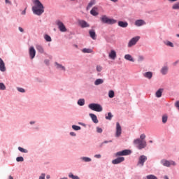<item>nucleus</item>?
<instances>
[{"mask_svg":"<svg viewBox=\"0 0 179 179\" xmlns=\"http://www.w3.org/2000/svg\"><path fill=\"white\" fill-rule=\"evenodd\" d=\"M110 1H112V2H117L118 1V0H110Z\"/></svg>","mask_w":179,"mask_h":179,"instance_id":"4d7b16f0","label":"nucleus"},{"mask_svg":"<svg viewBox=\"0 0 179 179\" xmlns=\"http://www.w3.org/2000/svg\"><path fill=\"white\" fill-rule=\"evenodd\" d=\"M139 38L141 37L139 36H136L132 38L128 43V47L131 48V47H133V45H135L138 41H139Z\"/></svg>","mask_w":179,"mask_h":179,"instance_id":"39448f33","label":"nucleus"},{"mask_svg":"<svg viewBox=\"0 0 179 179\" xmlns=\"http://www.w3.org/2000/svg\"><path fill=\"white\" fill-rule=\"evenodd\" d=\"M69 177L70 178H72V179H80V178H79V176H74V175H73L72 173H70L69 174Z\"/></svg>","mask_w":179,"mask_h":179,"instance_id":"72a5a7b5","label":"nucleus"},{"mask_svg":"<svg viewBox=\"0 0 179 179\" xmlns=\"http://www.w3.org/2000/svg\"><path fill=\"white\" fill-rule=\"evenodd\" d=\"M17 90L18 92H20V93H24V89H23V88L17 87Z\"/></svg>","mask_w":179,"mask_h":179,"instance_id":"49530a36","label":"nucleus"},{"mask_svg":"<svg viewBox=\"0 0 179 179\" xmlns=\"http://www.w3.org/2000/svg\"><path fill=\"white\" fill-rule=\"evenodd\" d=\"M172 9L175 10H179V2L174 3L172 6Z\"/></svg>","mask_w":179,"mask_h":179,"instance_id":"2f4dec72","label":"nucleus"},{"mask_svg":"<svg viewBox=\"0 0 179 179\" xmlns=\"http://www.w3.org/2000/svg\"><path fill=\"white\" fill-rule=\"evenodd\" d=\"M102 69H103V67H101V66H96L97 72H101Z\"/></svg>","mask_w":179,"mask_h":179,"instance_id":"37998d69","label":"nucleus"},{"mask_svg":"<svg viewBox=\"0 0 179 179\" xmlns=\"http://www.w3.org/2000/svg\"><path fill=\"white\" fill-rule=\"evenodd\" d=\"M88 107L90 110H92V111H96V113H101V111H103V107L101 105L98 103H91Z\"/></svg>","mask_w":179,"mask_h":179,"instance_id":"20e7f679","label":"nucleus"},{"mask_svg":"<svg viewBox=\"0 0 179 179\" xmlns=\"http://www.w3.org/2000/svg\"><path fill=\"white\" fill-rule=\"evenodd\" d=\"M78 106H85V100L83 99H80L78 101Z\"/></svg>","mask_w":179,"mask_h":179,"instance_id":"473e14b6","label":"nucleus"},{"mask_svg":"<svg viewBox=\"0 0 179 179\" xmlns=\"http://www.w3.org/2000/svg\"><path fill=\"white\" fill-rule=\"evenodd\" d=\"M94 157H96V159H100V157H101V155H95Z\"/></svg>","mask_w":179,"mask_h":179,"instance_id":"603ef678","label":"nucleus"},{"mask_svg":"<svg viewBox=\"0 0 179 179\" xmlns=\"http://www.w3.org/2000/svg\"><path fill=\"white\" fill-rule=\"evenodd\" d=\"M125 160V158L124 157H120L116 158L115 159H113L112 161L113 164H120V163H122Z\"/></svg>","mask_w":179,"mask_h":179,"instance_id":"9b49d317","label":"nucleus"},{"mask_svg":"<svg viewBox=\"0 0 179 179\" xmlns=\"http://www.w3.org/2000/svg\"><path fill=\"white\" fill-rule=\"evenodd\" d=\"M19 31L21 32V33H23L24 31V30L23 29V28L19 27L18 28Z\"/></svg>","mask_w":179,"mask_h":179,"instance_id":"8fccbe9b","label":"nucleus"},{"mask_svg":"<svg viewBox=\"0 0 179 179\" xmlns=\"http://www.w3.org/2000/svg\"><path fill=\"white\" fill-rule=\"evenodd\" d=\"M122 132V129L121 128V125H120V122L116 123V134L115 136L117 138L121 136V134Z\"/></svg>","mask_w":179,"mask_h":179,"instance_id":"9d476101","label":"nucleus"},{"mask_svg":"<svg viewBox=\"0 0 179 179\" xmlns=\"http://www.w3.org/2000/svg\"><path fill=\"white\" fill-rule=\"evenodd\" d=\"M55 65H56L57 69H62V71H65V67L64 66H62L57 62L55 63Z\"/></svg>","mask_w":179,"mask_h":179,"instance_id":"7c9ffc66","label":"nucleus"},{"mask_svg":"<svg viewBox=\"0 0 179 179\" xmlns=\"http://www.w3.org/2000/svg\"><path fill=\"white\" fill-rule=\"evenodd\" d=\"M29 56L31 59H33L36 57V50L34 47L29 48Z\"/></svg>","mask_w":179,"mask_h":179,"instance_id":"f8f14e48","label":"nucleus"},{"mask_svg":"<svg viewBox=\"0 0 179 179\" xmlns=\"http://www.w3.org/2000/svg\"><path fill=\"white\" fill-rule=\"evenodd\" d=\"M89 33L91 38H92V40H96L97 35H96V31H94V29L90 30Z\"/></svg>","mask_w":179,"mask_h":179,"instance_id":"2eb2a0df","label":"nucleus"},{"mask_svg":"<svg viewBox=\"0 0 179 179\" xmlns=\"http://www.w3.org/2000/svg\"><path fill=\"white\" fill-rule=\"evenodd\" d=\"M134 145H136V148L140 150L142 149H145L146 148V141L141 140V138H136L134 141Z\"/></svg>","mask_w":179,"mask_h":179,"instance_id":"f03ea898","label":"nucleus"},{"mask_svg":"<svg viewBox=\"0 0 179 179\" xmlns=\"http://www.w3.org/2000/svg\"><path fill=\"white\" fill-rule=\"evenodd\" d=\"M90 117L92 118L93 122L94 124H98L99 123V120L97 119V116L93 113L90 114Z\"/></svg>","mask_w":179,"mask_h":179,"instance_id":"dca6fc26","label":"nucleus"},{"mask_svg":"<svg viewBox=\"0 0 179 179\" xmlns=\"http://www.w3.org/2000/svg\"><path fill=\"white\" fill-rule=\"evenodd\" d=\"M108 97H110V99H113V97H114V91L113 90L109 91Z\"/></svg>","mask_w":179,"mask_h":179,"instance_id":"e433bc0d","label":"nucleus"},{"mask_svg":"<svg viewBox=\"0 0 179 179\" xmlns=\"http://www.w3.org/2000/svg\"><path fill=\"white\" fill-rule=\"evenodd\" d=\"M30 124H34V122H30Z\"/></svg>","mask_w":179,"mask_h":179,"instance_id":"052dcab7","label":"nucleus"},{"mask_svg":"<svg viewBox=\"0 0 179 179\" xmlns=\"http://www.w3.org/2000/svg\"><path fill=\"white\" fill-rule=\"evenodd\" d=\"M118 26H120V27L123 28L128 27V22L124 21H119Z\"/></svg>","mask_w":179,"mask_h":179,"instance_id":"6ab92c4d","label":"nucleus"},{"mask_svg":"<svg viewBox=\"0 0 179 179\" xmlns=\"http://www.w3.org/2000/svg\"><path fill=\"white\" fill-rule=\"evenodd\" d=\"M22 15H26V8L22 12Z\"/></svg>","mask_w":179,"mask_h":179,"instance_id":"5fc2aeb1","label":"nucleus"},{"mask_svg":"<svg viewBox=\"0 0 179 179\" xmlns=\"http://www.w3.org/2000/svg\"><path fill=\"white\" fill-rule=\"evenodd\" d=\"M170 2H176L177 0H169Z\"/></svg>","mask_w":179,"mask_h":179,"instance_id":"6e6d98bb","label":"nucleus"},{"mask_svg":"<svg viewBox=\"0 0 179 179\" xmlns=\"http://www.w3.org/2000/svg\"><path fill=\"white\" fill-rule=\"evenodd\" d=\"M82 52H84V53L90 54V53L93 52V50L84 48V49H83Z\"/></svg>","mask_w":179,"mask_h":179,"instance_id":"cd10ccee","label":"nucleus"},{"mask_svg":"<svg viewBox=\"0 0 179 179\" xmlns=\"http://www.w3.org/2000/svg\"><path fill=\"white\" fill-rule=\"evenodd\" d=\"M153 141H150V143H152Z\"/></svg>","mask_w":179,"mask_h":179,"instance_id":"e2e57ef3","label":"nucleus"},{"mask_svg":"<svg viewBox=\"0 0 179 179\" xmlns=\"http://www.w3.org/2000/svg\"><path fill=\"white\" fill-rule=\"evenodd\" d=\"M124 59H127V61H131V62H135V60L134 59V58H132V56H131V55H124Z\"/></svg>","mask_w":179,"mask_h":179,"instance_id":"b1692460","label":"nucleus"},{"mask_svg":"<svg viewBox=\"0 0 179 179\" xmlns=\"http://www.w3.org/2000/svg\"><path fill=\"white\" fill-rule=\"evenodd\" d=\"M104 83V80L101 78H99V79H96L94 82V85L95 86H99V85H101Z\"/></svg>","mask_w":179,"mask_h":179,"instance_id":"4be33fe9","label":"nucleus"},{"mask_svg":"<svg viewBox=\"0 0 179 179\" xmlns=\"http://www.w3.org/2000/svg\"><path fill=\"white\" fill-rule=\"evenodd\" d=\"M104 143H108V141H105Z\"/></svg>","mask_w":179,"mask_h":179,"instance_id":"0e129e2a","label":"nucleus"},{"mask_svg":"<svg viewBox=\"0 0 179 179\" xmlns=\"http://www.w3.org/2000/svg\"><path fill=\"white\" fill-rule=\"evenodd\" d=\"M78 24L83 27V28H85V27H90V25L89 24L87 23L86 21L85 20H80L78 21Z\"/></svg>","mask_w":179,"mask_h":179,"instance_id":"ddd939ff","label":"nucleus"},{"mask_svg":"<svg viewBox=\"0 0 179 179\" xmlns=\"http://www.w3.org/2000/svg\"><path fill=\"white\" fill-rule=\"evenodd\" d=\"M144 76L148 79H152V77L153 76V73L150 71H148L144 73Z\"/></svg>","mask_w":179,"mask_h":179,"instance_id":"5701e85b","label":"nucleus"},{"mask_svg":"<svg viewBox=\"0 0 179 179\" xmlns=\"http://www.w3.org/2000/svg\"><path fill=\"white\" fill-rule=\"evenodd\" d=\"M94 3H96V1L94 0L91 1L87 6V10H89V9H90V8H92V6L94 5Z\"/></svg>","mask_w":179,"mask_h":179,"instance_id":"a878e982","label":"nucleus"},{"mask_svg":"<svg viewBox=\"0 0 179 179\" xmlns=\"http://www.w3.org/2000/svg\"><path fill=\"white\" fill-rule=\"evenodd\" d=\"M101 21L102 22V23H105L106 24H115V23L117 22V20L114 19H110L108 18V17H107V15H103L101 17Z\"/></svg>","mask_w":179,"mask_h":179,"instance_id":"7ed1b4c3","label":"nucleus"},{"mask_svg":"<svg viewBox=\"0 0 179 179\" xmlns=\"http://www.w3.org/2000/svg\"><path fill=\"white\" fill-rule=\"evenodd\" d=\"M6 89V87L5 86V84L0 83V90H5Z\"/></svg>","mask_w":179,"mask_h":179,"instance_id":"4c0bfd02","label":"nucleus"},{"mask_svg":"<svg viewBox=\"0 0 179 179\" xmlns=\"http://www.w3.org/2000/svg\"><path fill=\"white\" fill-rule=\"evenodd\" d=\"M39 179H45V175L42 173L41 176L39 177Z\"/></svg>","mask_w":179,"mask_h":179,"instance_id":"de8ad7c7","label":"nucleus"},{"mask_svg":"<svg viewBox=\"0 0 179 179\" xmlns=\"http://www.w3.org/2000/svg\"><path fill=\"white\" fill-rule=\"evenodd\" d=\"M161 163L162 165H164L165 167H170V166H176V162L174 161H167L166 159H162L161 161Z\"/></svg>","mask_w":179,"mask_h":179,"instance_id":"0eeeda50","label":"nucleus"},{"mask_svg":"<svg viewBox=\"0 0 179 179\" xmlns=\"http://www.w3.org/2000/svg\"><path fill=\"white\" fill-rule=\"evenodd\" d=\"M146 138V135H145V134H141V136H140V140L141 141H145L144 139Z\"/></svg>","mask_w":179,"mask_h":179,"instance_id":"a18cd8bd","label":"nucleus"},{"mask_svg":"<svg viewBox=\"0 0 179 179\" xmlns=\"http://www.w3.org/2000/svg\"><path fill=\"white\" fill-rule=\"evenodd\" d=\"M164 44H166V45H168V47H174V44H173V43L170 42V41H165Z\"/></svg>","mask_w":179,"mask_h":179,"instance_id":"c9c22d12","label":"nucleus"},{"mask_svg":"<svg viewBox=\"0 0 179 179\" xmlns=\"http://www.w3.org/2000/svg\"><path fill=\"white\" fill-rule=\"evenodd\" d=\"M71 1H75V0H71Z\"/></svg>","mask_w":179,"mask_h":179,"instance_id":"69168bd1","label":"nucleus"},{"mask_svg":"<svg viewBox=\"0 0 179 179\" xmlns=\"http://www.w3.org/2000/svg\"><path fill=\"white\" fill-rule=\"evenodd\" d=\"M109 57L110 59H115L117 58V52H115V50H111L109 53Z\"/></svg>","mask_w":179,"mask_h":179,"instance_id":"f3484780","label":"nucleus"},{"mask_svg":"<svg viewBox=\"0 0 179 179\" xmlns=\"http://www.w3.org/2000/svg\"><path fill=\"white\" fill-rule=\"evenodd\" d=\"M167 72H169V67H167V66H164L161 69V73H162V75H166Z\"/></svg>","mask_w":179,"mask_h":179,"instance_id":"393cba45","label":"nucleus"},{"mask_svg":"<svg viewBox=\"0 0 179 179\" xmlns=\"http://www.w3.org/2000/svg\"><path fill=\"white\" fill-rule=\"evenodd\" d=\"M6 3H8L9 5H12V2L9 0H5Z\"/></svg>","mask_w":179,"mask_h":179,"instance_id":"3c124183","label":"nucleus"},{"mask_svg":"<svg viewBox=\"0 0 179 179\" xmlns=\"http://www.w3.org/2000/svg\"><path fill=\"white\" fill-rule=\"evenodd\" d=\"M176 36H177V37H179V34H176Z\"/></svg>","mask_w":179,"mask_h":179,"instance_id":"680f3d73","label":"nucleus"},{"mask_svg":"<svg viewBox=\"0 0 179 179\" xmlns=\"http://www.w3.org/2000/svg\"><path fill=\"white\" fill-rule=\"evenodd\" d=\"M163 93V89H159L156 92V97H160Z\"/></svg>","mask_w":179,"mask_h":179,"instance_id":"bb28decb","label":"nucleus"},{"mask_svg":"<svg viewBox=\"0 0 179 179\" xmlns=\"http://www.w3.org/2000/svg\"><path fill=\"white\" fill-rule=\"evenodd\" d=\"M33 3L34 6L32 7V10L34 15H37L38 16H41L43 13H44V6L40 1V0H34Z\"/></svg>","mask_w":179,"mask_h":179,"instance_id":"f257e3e1","label":"nucleus"},{"mask_svg":"<svg viewBox=\"0 0 179 179\" xmlns=\"http://www.w3.org/2000/svg\"><path fill=\"white\" fill-rule=\"evenodd\" d=\"M128 155H131V150H124L120 152H117L115 154L116 157H120V156H128Z\"/></svg>","mask_w":179,"mask_h":179,"instance_id":"6e6552de","label":"nucleus"},{"mask_svg":"<svg viewBox=\"0 0 179 179\" xmlns=\"http://www.w3.org/2000/svg\"><path fill=\"white\" fill-rule=\"evenodd\" d=\"M98 8L97 7H94L91 10L90 13L92 15V16H97L99 15V12H97Z\"/></svg>","mask_w":179,"mask_h":179,"instance_id":"a211bd4d","label":"nucleus"},{"mask_svg":"<svg viewBox=\"0 0 179 179\" xmlns=\"http://www.w3.org/2000/svg\"><path fill=\"white\" fill-rule=\"evenodd\" d=\"M148 160V157L145 155H141L138 158V166L141 165V166H143V164H145V162Z\"/></svg>","mask_w":179,"mask_h":179,"instance_id":"1a4fd4ad","label":"nucleus"},{"mask_svg":"<svg viewBox=\"0 0 179 179\" xmlns=\"http://www.w3.org/2000/svg\"><path fill=\"white\" fill-rule=\"evenodd\" d=\"M175 106H176L177 108H178V110H179V101H176V102L175 103Z\"/></svg>","mask_w":179,"mask_h":179,"instance_id":"09e8293b","label":"nucleus"},{"mask_svg":"<svg viewBox=\"0 0 179 179\" xmlns=\"http://www.w3.org/2000/svg\"><path fill=\"white\" fill-rule=\"evenodd\" d=\"M36 48L40 54H44V48L41 45H36Z\"/></svg>","mask_w":179,"mask_h":179,"instance_id":"aec40b11","label":"nucleus"},{"mask_svg":"<svg viewBox=\"0 0 179 179\" xmlns=\"http://www.w3.org/2000/svg\"><path fill=\"white\" fill-rule=\"evenodd\" d=\"M0 71L1 72H5L6 71V67H5V62H3V60L0 58Z\"/></svg>","mask_w":179,"mask_h":179,"instance_id":"4468645a","label":"nucleus"},{"mask_svg":"<svg viewBox=\"0 0 179 179\" xmlns=\"http://www.w3.org/2000/svg\"><path fill=\"white\" fill-rule=\"evenodd\" d=\"M17 162H24L23 157H18L16 158Z\"/></svg>","mask_w":179,"mask_h":179,"instance_id":"79ce46f5","label":"nucleus"},{"mask_svg":"<svg viewBox=\"0 0 179 179\" xmlns=\"http://www.w3.org/2000/svg\"><path fill=\"white\" fill-rule=\"evenodd\" d=\"M145 24V21H143V20H137L135 22V24L138 27L143 26V24Z\"/></svg>","mask_w":179,"mask_h":179,"instance_id":"412c9836","label":"nucleus"},{"mask_svg":"<svg viewBox=\"0 0 179 179\" xmlns=\"http://www.w3.org/2000/svg\"><path fill=\"white\" fill-rule=\"evenodd\" d=\"M44 38L46 41L50 43V41H52V39L51 38V36H50V35L45 34L44 36Z\"/></svg>","mask_w":179,"mask_h":179,"instance_id":"c756f323","label":"nucleus"},{"mask_svg":"<svg viewBox=\"0 0 179 179\" xmlns=\"http://www.w3.org/2000/svg\"><path fill=\"white\" fill-rule=\"evenodd\" d=\"M82 160H83L85 162H92V159H90L89 157H83Z\"/></svg>","mask_w":179,"mask_h":179,"instance_id":"58836bf2","label":"nucleus"},{"mask_svg":"<svg viewBox=\"0 0 179 179\" xmlns=\"http://www.w3.org/2000/svg\"><path fill=\"white\" fill-rule=\"evenodd\" d=\"M72 128H73V129H74V131H79V130H80V127H79V126L73 125Z\"/></svg>","mask_w":179,"mask_h":179,"instance_id":"ea45409f","label":"nucleus"},{"mask_svg":"<svg viewBox=\"0 0 179 179\" xmlns=\"http://www.w3.org/2000/svg\"><path fill=\"white\" fill-rule=\"evenodd\" d=\"M96 132H98V134H101V132H103V129L96 127Z\"/></svg>","mask_w":179,"mask_h":179,"instance_id":"c03bdc74","label":"nucleus"},{"mask_svg":"<svg viewBox=\"0 0 179 179\" xmlns=\"http://www.w3.org/2000/svg\"><path fill=\"white\" fill-rule=\"evenodd\" d=\"M70 135H71V136H76V134H75V133H73V132H71V133H70Z\"/></svg>","mask_w":179,"mask_h":179,"instance_id":"864d4df0","label":"nucleus"},{"mask_svg":"<svg viewBox=\"0 0 179 179\" xmlns=\"http://www.w3.org/2000/svg\"><path fill=\"white\" fill-rule=\"evenodd\" d=\"M46 178H47V179H50V176L49 175H48V176H46Z\"/></svg>","mask_w":179,"mask_h":179,"instance_id":"13d9d810","label":"nucleus"},{"mask_svg":"<svg viewBox=\"0 0 179 179\" xmlns=\"http://www.w3.org/2000/svg\"><path fill=\"white\" fill-rule=\"evenodd\" d=\"M18 150H20V152H21L22 153H27V150L22 148V147H18Z\"/></svg>","mask_w":179,"mask_h":179,"instance_id":"f704fd0d","label":"nucleus"},{"mask_svg":"<svg viewBox=\"0 0 179 179\" xmlns=\"http://www.w3.org/2000/svg\"><path fill=\"white\" fill-rule=\"evenodd\" d=\"M56 24L58 26L60 31H62V33L66 31V27H65V25L62 22H61L60 20H57L56 22Z\"/></svg>","mask_w":179,"mask_h":179,"instance_id":"423d86ee","label":"nucleus"},{"mask_svg":"<svg viewBox=\"0 0 179 179\" xmlns=\"http://www.w3.org/2000/svg\"><path fill=\"white\" fill-rule=\"evenodd\" d=\"M9 179H13V177L9 176Z\"/></svg>","mask_w":179,"mask_h":179,"instance_id":"bf43d9fd","label":"nucleus"},{"mask_svg":"<svg viewBox=\"0 0 179 179\" xmlns=\"http://www.w3.org/2000/svg\"><path fill=\"white\" fill-rule=\"evenodd\" d=\"M113 117V114L109 112L108 113V115H106L105 118H106V120H108L109 121H111Z\"/></svg>","mask_w":179,"mask_h":179,"instance_id":"c85d7f7f","label":"nucleus"},{"mask_svg":"<svg viewBox=\"0 0 179 179\" xmlns=\"http://www.w3.org/2000/svg\"><path fill=\"white\" fill-rule=\"evenodd\" d=\"M162 122H163L164 124H166V123L167 122V116L164 115V116L162 117Z\"/></svg>","mask_w":179,"mask_h":179,"instance_id":"a19ab883","label":"nucleus"}]
</instances>
